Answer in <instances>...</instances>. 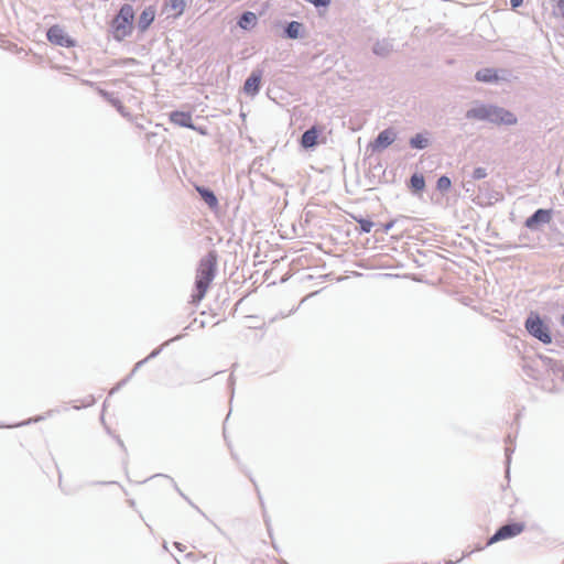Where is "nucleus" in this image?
<instances>
[{"label": "nucleus", "instance_id": "obj_1", "mask_svg": "<svg viewBox=\"0 0 564 564\" xmlns=\"http://www.w3.org/2000/svg\"><path fill=\"white\" fill-rule=\"evenodd\" d=\"M468 120L487 121L497 126H513L518 119L513 112L492 104L476 101L471 108L465 112Z\"/></svg>", "mask_w": 564, "mask_h": 564}, {"label": "nucleus", "instance_id": "obj_2", "mask_svg": "<svg viewBox=\"0 0 564 564\" xmlns=\"http://www.w3.org/2000/svg\"><path fill=\"white\" fill-rule=\"evenodd\" d=\"M217 271V253L216 251H209L205 257L199 260V265L196 271L195 278V291L193 295L194 302H199L206 295V292L215 279Z\"/></svg>", "mask_w": 564, "mask_h": 564}, {"label": "nucleus", "instance_id": "obj_3", "mask_svg": "<svg viewBox=\"0 0 564 564\" xmlns=\"http://www.w3.org/2000/svg\"><path fill=\"white\" fill-rule=\"evenodd\" d=\"M134 10L131 4L124 3L113 17L110 29L116 41L121 42L130 36L133 30Z\"/></svg>", "mask_w": 564, "mask_h": 564}, {"label": "nucleus", "instance_id": "obj_4", "mask_svg": "<svg viewBox=\"0 0 564 564\" xmlns=\"http://www.w3.org/2000/svg\"><path fill=\"white\" fill-rule=\"evenodd\" d=\"M524 327L532 337L539 339L541 343L545 345L552 343L550 328L538 313H530L524 322Z\"/></svg>", "mask_w": 564, "mask_h": 564}, {"label": "nucleus", "instance_id": "obj_5", "mask_svg": "<svg viewBox=\"0 0 564 564\" xmlns=\"http://www.w3.org/2000/svg\"><path fill=\"white\" fill-rule=\"evenodd\" d=\"M525 525L523 522H508L500 528L489 538L488 545L497 543L502 540L511 539L523 532Z\"/></svg>", "mask_w": 564, "mask_h": 564}, {"label": "nucleus", "instance_id": "obj_6", "mask_svg": "<svg viewBox=\"0 0 564 564\" xmlns=\"http://www.w3.org/2000/svg\"><path fill=\"white\" fill-rule=\"evenodd\" d=\"M552 216L553 209L539 208L525 219L524 226L532 231L539 230L541 226L552 220Z\"/></svg>", "mask_w": 564, "mask_h": 564}, {"label": "nucleus", "instance_id": "obj_7", "mask_svg": "<svg viewBox=\"0 0 564 564\" xmlns=\"http://www.w3.org/2000/svg\"><path fill=\"white\" fill-rule=\"evenodd\" d=\"M46 36L52 44L63 47L75 46V41L57 24L48 28Z\"/></svg>", "mask_w": 564, "mask_h": 564}, {"label": "nucleus", "instance_id": "obj_8", "mask_svg": "<svg viewBox=\"0 0 564 564\" xmlns=\"http://www.w3.org/2000/svg\"><path fill=\"white\" fill-rule=\"evenodd\" d=\"M397 138V133L392 128H387L379 132L376 139L369 143L368 149L372 152L382 151L390 147Z\"/></svg>", "mask_w": 564, "mask_h": 564}, {"label": "nucleus", "instance_id": "obj_9", "mask_svg": "<svg viewBox=\"0 0 564 564\" xmlns=\"http://www.w3.org/2000/svg\"><path fill=\"white\" fill-rule=\"evenodd\" d=\"M180 338H182V335H178V336H175L174 338L165 341L164 344H162L160 347L155 348L154 350H152L150 352V355L148 357H145L144 359L138 361L133 369L131 370L130 375L124 378L120 383L117 384V387H115L110 394H112L115 391H117L122 384H124L144 364H147L150 359H153L155 358L156 356L160 355V352L162 351L163 347L169 345L171 341H174V340H178Z\"/></svg>", "mask_w": 564, "mask_h": 564}, {"label": "nucleus", "instance_id": "obj_10", "mask_svg": "<svg viewBox=\"0 0 564 564\" xmlns=\"http://www.w3.org/2000/svg\"><path fill=\"white\" fill-rule=\"evenodd\" d=\"M478 200L477 204L481 206H491L502 198V195L490 188L488 183H482L478 186Z\"/></svg>", "mask_w": 564, "mask_h": 564}, {"label": "nucleus", "instance_id": "obj_11", "mask_svg": "<svg viewBox=\"0 0 564 564\" xmlns=\"http://www.w3.org/2000/svg\"><path fill=\"white\" fill-rule=\"evenodd\" d=\"M262 69H253L243 84V93L247 96H256L261 88Z\"/></svg>", "mask_w": 564, "mask_h": 564}, {"label": "nucleus", "instance_id": "obj_12", "mask_svg": "<svg viewBox=\"0 0 564 564\" xmlns=\"http://www.w3.org/2000/svg\"><path fill=\"white\" fill-rule=\"evenodd\" d=\"M321 132H322L321 127L312 126L310 129L304 131L303 134L301 135V140H300L301 145L306 150L315 148L318 143L317 140H318V135L321 134Z\"/></svg>", "mask_w": 564, "mask_h": 564}, {"label": "nucleus", "instance_id": "obj_13", "mask_svg": "<svg viewBox=\"0 0 564 564\" xmlns=\"http://www.w3.org/2000/svg\"><path fill=\"white\" fill-rule=\"evenodd\" d=\"M170 121L178 127L196 129L191 112L175 110L170 113Z\"/></svg>", "mask_w": 564, "mask_h": 564}, {"label": "nucleus", "instance_id": "obj_14", "mask_svg": "<svg viewBox=\"0 0 564 564\" xmlns=\"http://www.w3.org/2000/svg\"><path fill=\"white\" fill-rule=\"evenodd\" d=\"M155 19V9L150 6V7H147L142 12L141 14L139 15V19H138V29L140 32H145L150 25L153 23Z\"/></svg>", "mask_w": 564, "mask_h": 564}, {"label": "nucleus", "instance_id": "obj_15", "mask_svg": "<svg viewBox=\"0 0 564 564\" xmlns=\"http://www.w3.org/2000/svg\"><path fill=\"white\" fill-rule=\"evenodd\" d=\"M393 51V41L390 39L378 40L372 46V53L379 57H387Z\"/></svg>", "mask_w": 564, "mask_h": 564}, {"label": "nucleus", "instance_id": "obj_16", "mask_svg": "<svg viewBox=\"0 0 564 564\" xmlns=\"http://www.w3.org/2000/svg\"><path fill=\"white\" fill-rule=\"evenodd\" d=\"M196 191L199 194L200 198L206 203V205L215 209L218 207V198L215 195L214 191H212L209 187L206 186H196Z\"/></svg>", "mask_w": 564, "mask_h": 564}, {"label": "nucleus", "instance_id": "obj_17", "mask_svg": "<svg viewBox=\"0 0 564 564\" xmlns=\"http://www.w3.org/2000/svg\"><path fill=\"white\" fill-rule=\"evenodd\" d=\"M475 79L477 82L492 84L499 80V76L495 68L486 67L476 72Z\"/></svg>", "mask_w": 564, "mask_h": 564}, {"label": "nucleus", "instance_id": "obj_18", "mask_svg": "<svg viewBox=\"0 0 564 564\" xmlns=\"http://www.w3.org/2000/svg\"><path fill=\"white\" fill-rule=\"evenodd\" d=\"M257 22L258 18L256 13L251 11H243L237 21V25L242 30L249 31L257 25Z\"/></svg>", "mask_w": 564, "mask_h": 564}, {"label": "nucleus", "instance_id": "obj_19", "mask_svg": "<svg viewBox=\"0 0 564 564\" xmlns=\"http://www.w3.org/2000/svg\"><path fill=\"white\" fill-rule=\"evenodd\" d=\"M303 24L297 21L288 22L283 29V35L290 40L302 37Z\"/></svg>", "mask_w": 564, "mask_h": 564}, {"label": "nucleus", "instance_id": "obj_20", "mask_svg": "<svg viewBox=\"0 0 564 564\" xmlns=\"http://www.w3.org/2000/svg\"><path fill=\"white\" fill-rule=\"evenodd\" d=\"M429 132L416 133L409 140V145L415 150H424L430 145Z\"/></svg>", "mask_w": 564, "mask_h": 564}, {"label": "nucleus", "instance_id": "obj_21", "mask_svg": "<svg viewBox=\"0 0 564 564\" xmlns=\"http://www.w3.org/2000/svg\"><path fill=\"white\" fill-rule=\"evenodd\" d=\"M425 178L424 175L421 173H413L409 180V188L412 191L413 194H419L424 191L425 188Z\"/></svg>", "mask_w": 564, "mask_h": 564}, {"label": "nucleus", "instance_id": "obj_22", "mask_svg": "<svg viewBox=\"0 0 564 564\" xmlns=\"http://www.w3.org/2000/svg\"><path fill=\"white\" fill-rule=\"evenodd\" d=\"M350 217L352 220L358 223L359 228L357 230L359 234H369L371 229L376 226V224L371 219L365 218L361 215L350 214Z\"/></svg>", "mask_w": 564, "mask_h": 564}, {"label": "nucleus", "instance_id": "obj_23", "mask_svg": "<svg viewBox=\"0 0 564 564\" xmlns=\"http://www.w3.org/2000/svg\"><path fill=\"white\" fill-rule=\"evenodd\" d=\"M99 94L100 96L107 100L111 106H113L122 116H126V108L124 106L122 105V102L120 101L119 98L115 97L112 93H109L107 90H104V89H99Z\"/></svg>", "mask_w": 564, "mask_h": 564}, {"label": "nucleus", "instance_id": "obj_24", "mask_svg": "<svg viewBox=\"0 0 564 564\" xmlns=\"http://www.w3.org/2000/svg\"><path fill=\"white\" fill-rule=\"evenodd\" d=\"M187 2L188 0H170L166 6L175 11L174 18H178L184 13Z\"/></svg>", "mask_w": 564, "mask_h": 564}, {"label": "nucleus", "instance_id": "obj_25", "mask_svg": "<svg viewBox=\"0 0 564 564\" xmlns=\"http://www.w3.org/2000/svg\"><path fill=\"white\" fill-rule=\"evenodd\" d=\"M452 186V181L448 176L442 175L437 178L436 188L441 193H446Z\"/></svg>", "mask_w": 564, "mask_h": 564}, {"label": "nucleus", "instance_id": "obj_26", "mask_svg": "<svg viewBox=\"0 0 564 564\" xmlns=\"http://www.w3.org/2000/svg\"><path fill=\"white\" fill-rule=\"evenodd\" d=\"M487 175H488L487 170L485 167L479 166V167L474 169L470 177L474 181H478V180L485 178Z\"/></svg>", "mask_w": 564, "mask_h": 564}, {"label": "nucleus", "instance_id": "obj_27", "mask_svg": "<svg viewBox=\"0 0 564 564\" xmlns=\"http://www.w3.org/2000/svg\"><path fill=\"white\" fill-rule=\"evenodd\" d=\"M395 220L392 219L386 224H380L379 227L376 229V231H380L381 234H388L394 226Z\"/></svg>", "mask_w": 564, "mask_h": 564}, {"label": "nucleus", "instance_id": "obj_28", "mask_svg": "<svg viewBox=\"0 0 564 564\" xmlns=\"http://www.w3.org/2000/svg\"><path fill=\"white\" fill-rule=\"evenodd\" d=\"M307 2L314 4L316 8H327L332 0H306Z\"/></svg>", "mask_w": 564, "mask_h": 564}, {"label": "nucleus", "instance_id": "obj_29", "mask_svg": "<svg viewBox=\"0 0 564 564\" xmlns=\"http://www.w3.org/2000/svg\"><path fill=\"white\" fill-rule=\"evenodd\" d=\"M523 3V0H510V6L512 9H517L521 7Z\"/></svg>", "mask_w": 564, "mask_h": 564}, {"label": "nucleus", "instance_id": "obj_30", "mask_svg": "<svg viewBox=\"0 0 564 564\" xmlns=\"http://www.w3.org/2000/svg\"><path fill=\"white\" fill-rule=\"evenodd\" d=\"M513 452L509 446L506 447V457H507V471L509 470V464H510V454Z\"/></svg>", "mask_w": 564, "mask_h": 564}, {"label": "nucleus", "instance_id": "obj_31", "mask_svg": "<svg viewBox=\"0 0 564 564\" xmlns=\"http://www.w3.org/2000/svg\"><path fill=\"white\" fill-rule=\"evenodd\" d=\"M557 8H558V11H560L562 18L564 19V0H558Z\"/></svg>", "mask_w": 564, "mask_h": 564}, {"label": "nucleus", "instance_id": "obj_32", "mask_svg": "<svg viewBox=\"0 0 564 564\" xmlns=\"http://www.w3.org/2000/svg\"><path fill=\"white\" fill-rule=\"evenodd\" d=\"M195 131H198L200 134L203 135H206L207 134V130L206 128H203V127H196V129H194Z\"/></svg>", "mask_w": 564, "mask_h": 564}, {"label": "nucleus", "instance_id": "obj_33", "mask_svg": "<svg viewBox=\"0 0 564 564\" xmlns=\"http://www.w3.org/2000/svg\"><path fill=\"white\" fill-rule=\"evenodd\" d=\"M174 546L181 552H183L185 549V546L180 542H174Z\"/></svg>", "mask_w": 564, "mask_h": 564}, {"label": "nucleus", "instance_id": "obj_34", "mask_svg": "<svg viewBox=\"0 0 564 564\" xmlns=\"http://www.w3.org/2000/svg\"><path fill=\"white\" fill-rule=\"evenodd\" d=\"M188 502H189V503H191V505H192V506H193V507H194L198 512H200L203 516H205V514L203 513V511L199 509V507L195 506V505H194V503H192L189 500H188Z\"/></svg>", "mask_w": 564, "mask_h": 564}, {"label": "nucleus", "instance_id": "obj_35", "mask_svg": "<svg viewBox=\"0 0 564 564\" xmlns=\"http://www.w3.org/2000/svg\"><path fill=\"white\" fill-rule=\"evenodd\" d=\"M561 324H562V326H564V314L561 317Z\"/></svg>", "mask_w": 564, "mask_h": 564}, {"label": "nucleus", "instance_id": "obj_36", "mask_svg": "<svg viewBox=\"0 0 564 564\" xmlns=\"http://www.w3.org/2000/svg\"><path fill=\"white\" fill-rule=\"evenodd\" d=\"M41 420H42V417H41V416H39V417H36L34 421H35V422H37V421H41Z\"/></svg>", "mask_w": 564, "mask_h": 564}, {"label": "nucleus", "instance_id": "obj_37", "mask_svg": "<svg viewBox=\"0 0 564 564\" xmlns=\"http://www.w3.org/2000/svg\"><path fill=\"white\" fill-rule=\"evenodd\" d=\"M256 491H258L259 498L261 499L260 494H259V488L257 486H256Z\"/></svg>", "mask_w": 564, "mask_h": 564}]
</instances>
